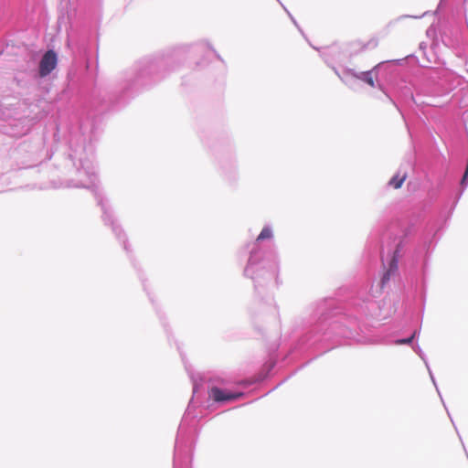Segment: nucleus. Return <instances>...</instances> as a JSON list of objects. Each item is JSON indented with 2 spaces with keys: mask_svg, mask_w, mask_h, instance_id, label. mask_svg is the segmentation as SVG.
<instances>
[{
  "mask_svg": "<svg viewBox=\"0 0 468 468\" xmlns=\"http://www.w3.org/2000/svg\"><path fill=\"white\" fill-rule=\"evenodd\" d=\"M58 64V56L54 50H48L39 62L38 73L40 77H46L55 69Z\"/></svg>",
  "mask_w": 468,
  "mask_h": 468,
  "instance_id": "1",
  "label": "nucleus"
},
{
  "mask_svg": "<svg viewBox=\"0 0 468 468\" xmlns=\"http://www.w3.org/2000/svg\"><path fill=\"white\" fill-rule=\"evenodd\" d=\"M209 397L217 402H223V401L234 400L237 398H239V395H236V394L230 393V392H226V391L220 389L219 388L213 387L209 390Z\"/></svg>",
  "mask_w": 468,
  "mask_h": 468,
  "instance_id": "2",
  "label": "nucleus"
},
{
  "mask_svg": "<svg viewBox=\"0 0 468 468\" xmlns=\"http://www.w3.org/2000/svg\"><path fill=\"white\" fill-rule=\"evenodd\" d=\"M399 244H397L396 246V250H394L393 252V256L390 260V262H389V267H388V270L386 271V273L383 275V278H382V285H384L386 282H388L389 280V277H390V274L395 272L398 269V259H397V252L399 250Z\"/></svg>",
  "mask_w": 468,
  "mask_h": 468,
  "instance_id": "3",
  "label": "nucleus"
},
{
  "mask_svg": "<svg viewBox=\"0 0 468 468\" xmlns=\"http://www.w3.org/2000/svg\"><path fill=\"white\" fill-rule=\"evenodd\" d=\"M354 78L362 80L368 84L370 87H375V80L377 79V73H374L372 70L360 72V73H353Z\"/></svg>",
  "mask_w": 468,
  "mask_h": 468,
  "instance_id": "4",
  "label": "nucleus"
},
{
  "mask_svg": "<svg viewBox=\"0 0 468 468\" xmlns=\"http://www.w3.org/2000/svg\"><path fill=\"white\" fill-rule=\"evenodd\" d=\"M406 178H407L406 173H404L402 175L397 174L389 180L388 185L395 189H399L402 186Z\"/></svg>",
  "mask_w": 468,
  "mask_h": 468,
  "instance_id": "5",
  "label": "nucleus"
},
{
  "mask_svg": "<svg viewBox=\"0 0 468 468\" xmlns=\"http://www.w3.org/2000/svg\"><path fill=\"white\" fill-rule=\"evenodd\" d=\"M272 237V231L269 227H265L261 229V233L259 234L257 240H263L267 239H271Z\"/></svg>",
  "mask_w": 468,
  "mask_h": 468,
  "instance_id": "6",
  "label": "nucleus"
},
{
  "mask_svg": "<svg viewBox=\"0 0 468 468\" xmlns=\"http://www.w3.org/2000/svg\"><path fill=\"white\" fill-rule=\"evenodd\" d=\"M417 332L414 331L413 334L408 337V338H405V339H399L396 341V344L397 345H409L412 342V340L414 339L415 335H416Z\"/></svg>",
  "mask_w": 468,
  "mask_h": 468,
  "instance_id": "7",
  "label": "nucleus"
}]
</instances>
